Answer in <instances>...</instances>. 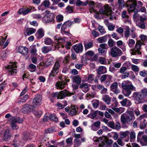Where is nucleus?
Returning a JSON list of instances; mask_svg holds the SVG:
<instances>
[{
	"label": "nucleus",
	"mask_w": 147,
	"mask_h": 147,
	"mask_svg": "<svg viewBox=\"0 0 147 147\" xmlns=\"http://www.w3.org/2000/svg\"><path fill=\"white\" fill-rule=\"evenodd\" d=\"M139 37L141 39L140 40H138L136 42L134 48L130 49L131 53L132 55L137 54L141 55V46L144 45L143 42L147 40V36L143 34L140 35Z\"/></svg>",
	"instance_id": "1"
},
{
	"label": "nucleus",
	"mask_w": 147,
	"mask_h": 147,
	"mask_svg": "<svg viewBox=\"0 0 147 147\" xmlns=\"http://www.w3.org/2000/svg\"><path fill=\"white\" fill-rule=\"evenodd\" d=\"M135 119V117L134 113L132 111H128L127 113L122 114L121 116V121L122 127L126 128L127 127L125 124H128L129 122L132 120Z\"/></svg>",
	"instance_id": "2"
},
{
	"label": "nucleus",
	"mask_w": 147,
	"mask_h": 147,
	"mask_svg": "<svg viewBox=\"0 0 147 147\" xmlns=\"http://www.w3.org/2000/svg\"><path fill=\"white\" fill-rule=\"evenodd\" d=\"M58 78L61 80L57 82L56 84L57 89H62L67 85V82H69L70 81L68 77L62 75L59 76Z\"/></svg>",
	"instance_id": "3"
},
{
	"label": "nucleus",
	"mask_w": 147,
	"mask_h": 147,
	"mask_svg": "<svg viewBox=\"0 0 147 147\" xmlns=\"http://www.w3.org/2000/svg\"><path fill=\"white\" fill-rule=\"evenodd\" d=\"M122 88L124 89V90L123 91V94L127 97L129 96L131 94V90L133 91H136V87L132 84L127 85L126 81L122 83Z\"/></svg>",
	"instance_id": "4"
},
{
	"label": "nucleus",
	"mask_w": 147,
	"mask_h": 147,
	"mask_svg": "<svg viewBox=\"0 0 147 147\" xmlns=\"http://www.w3.org/2000/svg\"><path fill=\"white\" fill-rule=\"evenodd\" d=\"M73 94V93H71L66 90H64L59 92H56L52 93L50 95V96L54 98L57 97V98L59 99H62L67 96H70Z\"/></svg>",
	"instance_id": "5"
},
{
	"label": "nucleus",
	"mask_w": 147,
	"mask_h": 147,
	"mask_svg": "<svg viewBox=\"0 0 147 147\" xmlns=\"http://www.w3.org/2000/svg\"><path fill=\"white\" fill-rule=\"evenodd\" d=\"M93 140L94 142H98L99 147H105L106 144H110V141L106 136L100 137L98 138L96 137L94 138Z\"/></svg>",
	"instance_id": "6"
},
{
	"label": "nucleus",
	"mask_w": 147,
	"mask_h": 147,
	"mask_svg": "<svg viewBox=\"0 0 147 147\" xmlns=\"http://www.w3.org/2000/svg\"><path fill=\"white\" fill-rule=\"evenodd\" d=\"M101 14L104 15L103 18H108L110 19V7L107 4H105L100 10Z\"/></svg>",
	"instance_id": "7"
},
{
	"label": "nucleus",
	"mask_w": 147,
	"mask_h": 147,
	"mask_svg": "<svg viewBox=\"0 0 147 147\" xmlns=\"http://www.w3.org/2000/svg\"><path fill=\"white\" fill-rule=\"evenodd\" d=\"M60 67V63L58 60L56 61L49 74L50 77H54L59 72Z\"/></svg>",
	"instance_id": "8"
},
{
	"label": "nucleus",
	"mask_w": 147,
	"mask_h": 147,
	"mask_svg": "<svg viewBox=\"0 0 147 147\" xmlns=\"http://www.w3.org/2000/svg\"><path fill=\"white\" fill-rule=\"evenodd\" d=\"M122 51L116 47H115L111 49V55L113 58H116L122 55Z\"/></svg>",
	"instance_id": "9"
},
{
	"label": "nucleus",
	"mask_w": 147,
	"mask_h": 147,
	"mask_svg": "<svg viewBox=\"0 0 147 147\" xmlns=\"http://www.w3.org/2000/svg\"><path fill=\"white\" fill-rule=\"evenodd\" d=\"M16 63H11L7 67L9 74L11 76H14L17 73L16 65Z\"/></svg>",
	"instance_id": "10"
},
{
	"label": "nucleus",
	"mask_w": 147,
	"mask_h": 147,
	"mask_svg": "<svg viewBox=\"0 0 147 147\" xmlns=\"http://www.w3.org/2000/svg\"><path fill=\"white\" fill-rule=\"evenodd\" d=\"M35 107L34 105L30 104L25 105L21 109L22 112L24 114H28L34 110Z\"/></svg>",
	"instance_id": "11"
},
{
	"label": "nucleus",
	"mask_w": 147,
	"mask_h": 147,
	"mask_svg": "<svg viewBox=\"0 0 147 147\" xmlns=\"http://www.w3.org/2000/svg\"><path fill=\"white\" fill-rule=\"evenodd\" d=\"M133 98L139 103H141L142 100L144 98V96L139 92H135L133 93L132 95Z\"/></svg>",
	"instance_id": "12"
},
{
	"label": "nucleus",
	"mask_w": 147,
	"mask_h": 147,
	"mask_svg": "<svg viewBox=\"0 0 147 147\" xmlns=\"http://www.w3.org/2000/svg\"><path fill=\"white\" fill-rule=\"evenodd\" d=\"M54 17V14L52 13H48L42 18V21L45 23H48L52 21Z\"/></svg>",
	"instance_id": "13"
},
{
	"label": "nucleus",
	"mask_w": 147,
	"mask_h": 147,
	"mask_svg": "<svg viewBox=\"0 0 147 147\" xmlns=\"http://www.w3.org/2000/svg\"><path fill=\"white\" fill-rule=\"evenodd\" d=\"M42 97L41 95L38 94L36 95L33 100V104L34 105H40L42 103Z\"/></svg>",
	"instance_id": "14"
},
{
	"label": "nucleus",
	"mask_w": 147,
	"mask_h": 147,
	"mask_svg": "<svg viewBox=\"0 0 147 147\" xmlns=\"http://www.w3.org/2000/svg\"><path fill=\"white\" fill-rule=\"evenodd\" d=\"M73 47L75 51L77 53H80L83 51V46L81 43L74 45Z\"/></svg>",
	"instance_id": "15"
},
{
	"label": "nucleus",
	"mask_w": 147,
	"mask_h": 147,
	"mask_svg": "<svg viewBox=\"0 0 147 147\" xmlns=\"http://www.w3.org/2000/svg\"><path fill=\"white\" fill-rule=\"evenodd\" d=\"M10 120L11 121V124H16V123H20L23 121L22 119L19 117H12L10 119Z\"/></svg>",
	"instance_id": "16"
},
{
	"label": "nucleus",
	"mask_w": 147,
	"mask_h": 147,
	"mask_svg": "<svg viewBox=\"0 0 147 147\" xmlns=\"http://www.w3.org/2000/svg\"><path fill=\"white\" fill-rule=\"evenodd\" d=\"M78 108L77 106H74L71 107V109L69 113V115L71 116L75 115L78 114Z\"/></svg>",
	"instance_id": "17"
},
{
	"label": "nucleus",
	"mask_w": 147,
	"mask_h": 147,
	"mask_svg": "<svg viewBox=\"0 0 147 147\" xmlns=\"http://www.w3.org/2000/svg\"><path fill=\"white\" fill-rule=\"evenodd\" d=\"M44 35V31L42 28L39 29L36 34L37 38L39 39L42 37Z\"/></svg>",
	"instance_id": "18"
},
{
	"label": "nucleus",
	"mask_w": 147,
	"mask_h": 147,
	"mask_svg": "<svg viewBox=\"0 0 147 147\" xmlns=\"http://www.w3.org/2000/svg\"><path fill=\"white\" fill-rule=\"evenodd\" d=\"M18 51L22 55H25L28 54V49L26 47H21L18 49Z\"/></svg>",
	"instance_id": "19"
},
{
	"label": "nucleus",
	"mask_w": 147,
	"mask_h": 147,
	"mask_svg": "<svg viewBox=\"0 0 147 147\" xmlns=\"http://www.w3.org/2000/svg\"><path fill=\"white\" fill-rule=\"evenodd\" d=\"M9 131L8 129H6L5 131L3 140L5 141H7L10 139L11 135L9 134Z\"/></svg>",
	"instance_id": "20"
},
{
	"label": "nucleus",
	"mask_w": 147,
	"mask_h": 147,
	"mask_svg": "<svg viewBox=\"0 0 147 147\" xmlns=\"http://www.w3.org/2000/svg\"><path fill=\"white\" fill-rule=\"evenodd\" d=\"M137 3L136 2L132 5L128 6V7H129V11L131 12H134L135 14L137 13L138 12V10L135 9V7Z\"/></svg>",
	"instance_id": "21"
},
{
	"label": "nucleus",
	"mask_w": 147,
	"mask_h": 147,
	"mask_svg": "<svg viewBox=\"0 0 147 147\" xmlns=\"http://www.w3.org/2000/svg\"><path fill=\"white\" fill-rule=\"evenodd\" d=\"M111 128L117 129H119L121 128L120 123L119 122H116L115 125V123L112 121H111Z\"/></svg>",
	"instance_id": "22"
},
{
	"label": "nucleus",
	"mask_w": 147,
	"mask_h": 147,
	"mask_svg": "<svg viewBox=\"0 0 147 147\" xmlns=\"http://www.w3.org/2000/svg\"><path fill=\"white\" fill-rule=\"evenodd\" d=\"M118 84L117 82H115L113 83L111 85V89H115L114 90H112L115 94H117L119 92V90H117Z\"/></svg>",
	"instance_id": "23"
},
{
	"label": "nucleus",
	"mask_w": 147,
	"mask_h": 147,
	"mask_svg": "<svg viewBox=\"0 0 147 147\" xmlns=\"http://www.w3.org/2000/svg\"><path fill=\"white\" fill-rule=\"evenodd\" d=\"M28 97V95L26 94L23 97L19 98L18 100V103L21 104L22 102H25L27 100Z\"/></svg>",
	"instance_id": "24"
},
{
	"label": "nucleus",
	"mask_w": 147,
	"mask_h": 147,
	"mask_svg": "<svg viewBox=\"0 0 147 147\" xmlns=\"http://www.w3.org/2000/svg\"><path fill=\"white\" fill-rule=\"evenodd\" d=\"M41 50L43 53H46L51 51L52 49L51 47L44 46L42 48Z\"/></svg>",
	"instance_id": "25"
},
{
	"label": "nucleus",
	"mask_w": 147,
	"mask_h": 147,
	"mask_svg": "<svg viewBox=\"0 0 147 147\" xmlns=\"http://www.w3.org/2000/svg\"><path fill=\"white\" fill-rule=\"evenodd\" d=\"M116 107H112L111 108L115 111L118 113H121L123 112L125 110V109L123 108L120 107L119 108H116Z\"/></svg>",
	"instance_id": "26"
},
{
	"label": "nucleus",
	"mask_w": 147,
	"mask_h": 147,
	"mask_svg": "<svg viewBox=\"0 0 147 147\" xmlns=\"http://www.w3.org/2000/svg\"><path fill=\"white\" fill-rule=\"evenodd\" d=\"M127 43L130 48H133L135 44V41L133 39H129L127 42Z\"/></svg>",
	"instance_id": "27"
},
{
	"label": "nucleus",
	"mask_w": 147,
	"mask_h": 147,
	"mask_svg": "<svg viewBox=\"0 0 147 147\" xmlns=\"http://www.w3.org/2000/svg\"><path fill=\"white\" fill-rule=\"evenodd\" d=\"M54 61V58L53 57H50L45 62V65L46 66H49L51 65H52Z\"/></svg>",
	"instance_id": "28"
},
{
	"label": "nucleus",
	"mask_w": 147,
	"mask_h": 147,
	"mask_svg": "<svg viewBox=\"0 0 147 147\" xmlns=\"http://www.w3.org/2000/svg\"><path fill=\"white\" fill-rule=\"evenodd\" d=\"M84 45L85 50L88 49L92 47L93 45V43L92 42H89L87 43L86 42H84Z\"/></svg>",
	"instance_id": "29"
},
{
	"label": "nucleus",
	"mask_w": 147,
	"mask_h": 147,
	"mask_svg": "<svg viewBox=\"0 0 147 147\" xmlns=\"http://www.w3.org/2000/svg\"><path fill=\"white\" fill-rule=\"evenodd\" d=\"M108 37L107 36H104L99 37L98 38V41L100 43L104 42L107 41V38Z\"/></svg>",
	"instance_id": "30"
},
{
	"label": "nucleus",
	"mask_w": 147,
	"mask_h": 147,
	"mask_svg": "<svg viewBox=\"0 0 147 147\" xmlns=\"http://www.w3.org/2000/svg\"><path fill=\"white\" fill-rule=\"evenodd\" d=\"M73 81L79 85L81 82V78L78 76H75L73 78Z\"/></svg>",
	"instance_id": "31"
},
{
	"label": "nucleus",
	"mask_w": 147,
	"mask_h": 147,
	"mask_svg": "<svg viewBox=\"0 0 147 147\" xmlns=\"http://www.w3.org/2000/svg\"><path fill=\"white\" fill-rule=\"evenodd\" d=\"M9 54V51L8 50H5L1 53V56L3 59H5Z\"/></svg>",
	"instance_id": "32"
},
{
	"label": "nucleus",
	"mask_w": 147,
	"mask_h": 147,
	"mask_svg": "<svg viewBox=\"0 0 147 147\" xmlns=\"http://www.w3.org/2000/svg\"><path fill=\"white\" fill-rule=\"evenodd\" d=\"M94 75L92 74H89L88 75L87 78L86 79V80L92 83L94 80Z\"/></svg>",
	"instance_id": "33"
},
{
	"label": "nucleus",
	"mask_w": 147,
	"mask_h": 147,
	"mask_svg": "<svg viewBox=\"0 0 147 147\" xmlns=\"http://www.w3.org/2000/svg\"><path fill=\"white\" fill-rule=\"evenodd\" d=\"M125 37L127 39L130 35V28L128 26L126 27L125 30Z\"/></svg>",
	"instance_id": "34"
},
{
	"label": "nucleus",
	"mask_w": 147,
	"mask_h": 147,
	"mask_svg": "<svg viewBox=\"0 0 147 147\" xmlns=\"http://www.w3.org/2000/svg\"><path fill=\"white\" fill-rule=\"evenodd\" d=\"M106 68L105 67L103 66L100 67L98 69V74H101L104 73L106 70Z\"/></svg>",
	"instance_id": "35"
},
{
	"label": "nucleus",
	"mask_w": 147,
	"mask_h": 147,
	"mask_svg": "<svg viewBox=\"0 0 147 147\" xmlns=\"http://www.w3.org/2000/svg\"><path fill=\"white\" fill-rule=\"evenodd\" d=\"M37 49L35 45L33 46L31 48L30 53L32 55H36Z\"/></svg>",
	"instance_id": "36"
},
{
	"label": "nucleus",
	"mask_w": 147,
	"mask_h": 147,
	"mask_svg": "<svg viewBox=\"0 0 147 147\" xmlns=\"http://www.w3.org/2000/svg\"><path fill=\"white\" fill-rule=\"evenodd\" d=\"M136 25L142 29H144L146 27L144 22H142L140 21L137 22Z\"/></svg>",
	"instance_id": "37"
},
{
	"label": "nucleus",
	"mask_w": 147,
	"mask_h": 147,
	"mask_svg": "<svg viewBox=\"0 0 147 147\" xmlns=\"http://www.w3.org/2000/svg\"><path fill=\"white\" fill-rule=\"evenodd\" d=\"M36 29L31 28L26 30V34L27 35H30L36 32Z\"/></svg>",
	"instance_id": "38"
},
{
	"label": "nucleus",
	"mask_w": 147,
	"mask_h": 147,
	"mask_svg": "<svg viewBox=\"0 0 147 147\" xmlns=\"http://www.w3.org/2000/svg\"><path fill=\"white\" fill-rule=\"evenodd\" d=\"M103 99L104 101L107 104H109L110 103V99L109 96L107 95H105L103 97Z\"/></svg>",
	"instance_id": "39"
},
{
	"label": "nucleus",
	"mask_w": 147,
	"mask_h": 147,
	"mask_svg": "<svg viewBox=\"0 0 147 147\" xmlns=\"http://www.w3.org/2000/svg\"><path fill=\"white\" fill-rule=\"evenodd\" d=\"M53 40L50 38H46L44 39L45 44L47 45H50L53 43Z\"/></svg>",
	"instance_id": "40"
},
{
	"label": "nucleus",
	"mask_w": 147,
	"mask_h": 147,
	"mask_svg": "<svg viewBox=\"0 0 147 147\" xmlns=\"http://www.w3.org/2000/svg\"><path fill=\"white\" fill-rule=\"evenodd\" d=\"M118 102L116 100V98L114 97L111 101V104L112 107H117L118 105Z\"/></svg>",
	"instance_id": "41"
},
{
	"label": "nucleus",
	"mask_w": 147,
	"mask_h": 147,
	"mask_svg": "<svg viewBox=\"0 0 147 147\" xmlns=\"http://www.w3.org/2000/svg\"><path fill=\"white\" fill-rule=\"evenodd\" d=\"M50 3L49 0H45L42 2L41 5H43L46 7H48L50 5Z\"/></svg>",
	"instance_id": "42"
},
{
	"label": "nucleus",
	"mask_w": 147,
	"mask_h": 147,
	"mask_svg": "<svg viewBox=\"0 0 147 147\" xmlns=\"http://www.w3.org/2000/svg\"><path fill=\"white\" fill-rule=\"evenodd\" d=\"M67 28V27L64 24L61 27V30L63 32L66 33L67 34H69V31H66L65 30Z\"/></svg>",
	"instance_id": "43"
},
{
	"label": "nucleus",
	"mask_w": 147,
	"mask_h": 147,
	"mask_svg": "<svg viewBox=\"0 0 147 147\" xmlns=\"http://www.w3.org/2000/svg\"><path fill=\"white\" fill-rule=\"evenodd\" d=\"M49 118L50 120H53L56 122H57L58 121V119L55 115H50L49 116Z\"/></svg>",
	"instance_id": "44"
},
{
	"label": "nucleus",
	"mask_w": 147,
	"mask_h": 147,
	"mask_svg": "<svg viewBox=\"0 0 147 147\" xmlns=\"http://www.w3.org/2000/svg\"><path fill=\"white\" fill-rule=\"evenodd\" d=\"M119 7L122 9L125 6V3L123 0H118Z\"/></svg>",
	"instance_id": "45"
},
{
	"label": "nucleus",
	"mask_w": 147,
	"mask_h": 147,
	"mask_svg": "<svg viewBox=\"0 0 147 147\" xmlns=\"http://www.w3.org/2000/svg\"><path fill=\"white\" fill-rule=\"evenodd\" d=\"M132 70L134 72H138L139 70V68L136 65H132L131 67Z\"/></svg>",
	"instance_id": "46"
},
{
	"label": "nucleus",
	"mask_w": 147,
	"mask_h": 147,
	"mask_svg": "<svg viewBox=\"0 0 147 147\" xmlns=\"http://www.w3.org/2000/svg\"><path fill=\"white\" fill-rule=\"evenodd\" d=\"M88 2L87 3H84L83 4V2L80 0H77L76 3V4L77 6H80L83 5V6H86Z\"/></svg>",
	"instance_id": "47"
},
{
	"label": "nucleus",
	"mask_w": 147,
	"mask_h": 147,
	"mask_svg": "<svg viewBox=\"0 0 147 147\" xmlns=\"http://www.w3.org/2000/svg\"><path fill=\"white\" fill-rule=\"evenodd\" d=\"M29 69H31V71L32 72L34 71L36 68V66L32 63L29 65Z\"/></svg>",
	"instance_id": "48"
},
{
	"label": "nucleus",
	"mask_w": 147,
	"mask_h": 147,
	"mask_svg": "<svg viewBox=\"0 0 147 147\" xmlns=\"http://www.w3.org/2000/svg\"><path fill=\"white\" fill-rule=\"evenodd\" d=\"M97 111H96L92 114L88 115L89 117L91 119H94L97 115Z\"/></svg>",
	"instance_id": "49"
},
{
	"label": "nucleus",
	"mask_w": 147,
	"mask_h": 147,
	"mask_svg": "<svg viewBox=\"0 0 147 147\" xmlns=\"http://www.w3.org/2000/svg\"><path fill=\"white\" fill-rule=\"evenodd\" d=\"M94 55V53L93 51H88L85 54V55L86 57L90 56L91 57Z\"/></svg>",
	"instance_id": "50"
},
{
	"label": "nucleus",
	"mask_w": 147,
	"mask_h": 147,
	"mask_svg": "<svg viewBox=\"0 0 147 147\" xmlns=\"http://www.w3.org/2000/svg\"><path fill=\"white\" fill-rule=\"evenodd\" d=\"M6 84L5 82H4L0 84V92H1L6 87Z\"/></svg>",
	"instance_id": "51"
},
{
	"label": "nucleus",
	"mask_w": 147,
	"mask_h": 147,
	"mask_svg": "<svg viewBox=\"0 0 147 147\" xmlns=\"http://www.w3.org/2000/svg\"><path fill=\"white\" fill-rule=\"evenodd\" d=\"M141 92V93L142 94V95L144 96V98L147 96V89L144 88L142 90Z\"/></svg>",
	"instance_id": "52"
},
{
	"label": "nucleus",
	"mask_w": 147,
	"mask_h": 147,
	"mask_svg": "<svg viewBox=\"0 0 147 147\" xmlns=\"http://www.w3.org/2000/svg\"><path fill=\"white\" fill-rule=\"evenodd\" d=\"M32 16L33 18L36 19H40L42 18L41 15L39 14H33Z\"/></svg>",
	"instance_id": "53"
},
{
	"label": "nucleus",
	"mask_w": 147,
	"mask_h": 147,
	"mask_svg": "<svg viewBox=\"0 0 147 147\" xmlns=\"http://www.w3.org/2000/svg\"><path fill=\"white\" fill-rule=\"evenodd\" d=\"M96 94L94 92H90L87 94V96L89 98H93Z\"/></svg>",
	"instance_id": "54"
},
{
	"label": "nucleus",
	"mask_w": 147,
	"mask_h": 147,
	"mask_svg": "<svg viewBox=\"0 0 147 147\" xmlns=\"http://www.w3.org/2000/svg\"><path fill=\"white\" fill-rule=\"evenodd\" d=\"M129 133V132L128 131L122 132L120 134V136L121 138H124Z\"/></svg>",
	"instance_id": "55"
},
{
	"label": "nucleus",
	"mask_w": 147,
	"mask_h": 147,
	"mask_svg": "<svg viewBox=\"0 0 147 147\" xmlns=\"http://www.w3.org/2000/svg\"><path fill=\"white\" fill-rule=\"evenodd\" d=\"M136 138L135 133L134 131H132L130 134V139L131 141L133 140Z\"/></svg>",
	"instance_id": "56"
},
{
	"label": "nucleus",
	"mask_w": 147,
	"mask_h": 147,
	"mask_svg": "<svg viewBox=\"0 0 147 147\" xmlns=\"http://www.w3.org/2000/svg\"><path fill=\"white\" fill-rule=\"evenodd\" d=\"M140 75L144 77L147 74V71L144 70L140 71Z\"/></svg>",
	"instance_id": "57"
},
{
	"label": "nucleus",
	"mask_w": 147,
	"mask_h": 147,
	"mask_svg": "<svg viewBox=\"0 0 147 147\" xmlns=\"http://www.w3.org/2000/svg\"><path fill=\"white\" fill-rule=\"evenodd\" d=\"M80 87L81 88H87V91H88V85L86 83L82 84L80 85Z\"/></svg>",
	"instance_id": "58"
},
{
	"label": "nucleus",
	"mask_w": 147,
	"mask_h": 147,
	"mask_svg": "<svg viewBox=\"0 0 147 147\" xmlns=\"http://www.w3.org/2000/svg\"><path fill=\"white\" fill-rule=\"evenodd\" d=\"M136 1L134 0H129L127 2V7L132 5Z\"/></svg>",
	"instance_id": "59"
},
{
	"label": "nucleus",
	"mask_w": 147,
	"mask_h": 147,
	"mask_svg": "<svg viewBox=\"0 0 147 147\" xmlns=\"http://www.w3.org/2000/svg\"><path fill=\"white\" fill-rule=\"evenodd\" d=\"M104 23L107 25V26L108 27V29L110 30V23L109 21L108 20H104Z\"/></svg>",
	"instance_id": "60"
},
{
	"label": "nucleus",
	"mask_w": 147,
	"mask_h": 147,
	"mask_svg": "<svg viewBox=\"0 0 147 147\" xmlns=\"http://www.w3.org/2000/svg\"><path fill=\"white\" fill-rule=\"evenodd\" d=\"M132 62L134 63L138 64L140 62V60L138 59H132Z\"/></svg>",
	"instance_id": "61"
},
{
	"label": "nucleus",
	"mask_w": 147,
	"mask_h": 147,
	"mask_svg": "<svg viewBox=\"0 0 147 147\" xmlns=\"http://www.w3.org/2000/svg\"><path fill=\"white\" fill-rule=\"evenodd\" d=\"M117 142L118 144L121 146H123L124 144V143L122 139L120 138H118L117 140Z\"/></svg>",
	"instance_id": "62"
},
{
	"label": "nucleus",
	"mask_w": 147,
	"mask_h": 147,
	"mask_svg": "<svg viewBox=\"0 0 147 147\" xmlns=\"http://www.w3.org/2000/svg\"><path fill=\"white\" fill-rule=\"evenodd\" d=\"M57 21L58 22H61L63 20V16L61 15H59L57 16Z\"/></svg>",
	"instance_id": "63"
},
{
	"label": "nucleus",
	"mask_w": 147,
	"mask_h": 147,
	"mask_svg": "<svg viewBox=\"0 0 147 147\" xmlns=\"http://www.w3.org/2000/svg\"><path fill=\"white\" fill-rule=\"evenodd\" d=\"M98 29L101 34H103L105 33V30L102 27L99 26L98 27Z\"/></svg>",
	"instance_id": "64"
}]
</instances>
